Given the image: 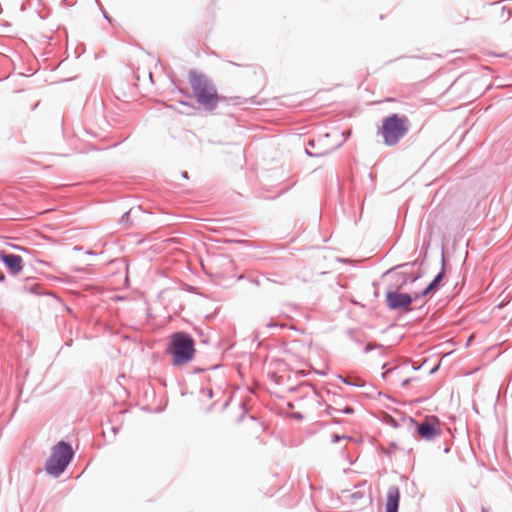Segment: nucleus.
I'll use <instances>...</instances> for the list:
<instances>
[{
    "label": "nucleus",
    "instance_id": "nucleus-11",
    "mask_svg": "<svg viewBox=\"0 0 512 512\" xmlns=\"http://www.w3.org/2000/svg\"><path fill=\"white\" fill-rule=\"evenodd\" d=\"M443 278V273H439L434 280L423 290L422 295L425 296L430 292L434 291L439 285L440 281Z\"/></svg>",
    "mask_w": 512,
    "mask_h": 512
},
{
    "label": "nucleus",
    "instance_id": "nucleus-18",
    "mask_svg": "<svg viewBox=\"0 0 512 512\" xmlns=\"http://www.w3.org/2000/svg\"><path fill=\"white\" fill-rule=\"evenodd\" d=\"M29 7H30V1L25 0V1L22 3V5H21L20 10H21L22 12H24V11H26Z\"/></svg>",
    "mask_w": 512,
    "mask_h": 512
},
{
    "label": "nucleus",
    "instance_id": "nucleus-7",
    "mask_svg": "<svg viewBox=\"0 0 512 512\" xmlns=\"http://www.w3.org/2000/svg\"><path fill=\"white\" fill-rule=\"evenodd\" d=\"M0 259L8 267L12 274H18L23 269L22 257L15 254H7L0 251Z\"/></svg>",
    "mask_w": 512,
    "mask_h": 512
},
{
    "label": "nucleus",
    "instance_id": "nucleus-15",
    "mask_svg": "<svg viewBox=\"0 0 512 512\" xmlns=\"http://www.w3.org/2000/svg\"><path fill=\"white\" fill-rule=\"evenodd\" d=\"M416 180H417V176L414 175L411 179H409L408 181L403 183L402 187H404L405 189H409L410 184L414 185Z\"/></svg>",
    "mask_w": 512,
    "mask_h": 512
},
{
    "label": "nucleus",
    "instance_id": "nucleus-8",
    "mask_svg": "<svg viewBox=\"0 0 512 512\" xmlns=\"http://www.w3.org/2000/svg\"><path fill=\"white\" fill-rule=\"evenodd\" d=\"M191 99H180L176 102V104H171L168 108L179 112L180 114H185L187 116L195 115V111L202 108L201 106L195 105L190 101Z\"/></svg>",
    "mask_w": 512,
    "mask_h": 512
},
{
    "label": "nucleus",
    "instance_id": "nucleus-32",
    "mask_svg": "<svg viewBox=\"0 0 512 512\" xmlns=\"http://www.w3.org/2000/svg\"><path fill=\"white\" fill-rule=\"evenodd\" d=\"M164 192L170 193L172 191L170 189H166Z\"/></svg>",
    "mask_w": 512,
    "mask_h": 512
},
{
    "label": "nucleus",
    "instance_id": "nucleus-33",
    "mask_svg": "<svg viewBox=\"0 0 512 512\" xmlns=\"http://www.w3.org/2000/svg\"><path fill=\"white\" fill-rule=\"evenodd\" d=\"M407 384H408V380H405V381L403 382V385H407Z\"/></svg>",
    "mask_w": 512,
    "mask_h": 512
},
{
    "label": "nucleus",
    "instance_id": "nucleus-6",
    "mask_svg": "<svg viewBox=\"0 0 512 512\" xmlns=\"http://www.w3.org/2000/svg\"><path fill=\"white\" fill-rule=\"evenodd\" d=\"M386 300L390 308L398 309L408 307L413 298L406 293L389 292L387 293Z\"/></svg>",
    "mask_w": 512,
    "mask_h": 512
},
{
    "label": "nucleus",
    "instance_id": "nucleus-30",
    "mask_svg": "<svg viewBox=\"0 0 512 512\" xmlns=\"http://www.w3.org/2000/svg\"><path fill=\"white\" fill-rule=\"evenodd\" d=\"M368 176H369V178H370L371 180L373 179V174H372L371 172H370V173H368Z\"/></svg>",
    "mask_w": 512,
    "mask_h": 512
},
{
    "label": "nucleus",
    "instance_id": "nucleus-17",
    "mask_svg": "<svg viewBox=\"0 0 512 512\" xmlns=\"http://www.w3.org/2000/svg\"><path fill=\"white\" fill-rule=\"evenodd\" d=\"M317 144H318V141H316L315 139H309L308 142H307V146L312 148V149H316L317 148Z\"/></svg>",
    "mask_w": 512,
    "mask_h": 512
},
{
    "label": "nucleus",
    "instance_id": "nucleus-19",
    "mask_svg": "<svg viewBox=\"0 0 512 512\" xmlns=\"http://www.w3.org/2000/svg\"><path fill=\"white\" fill-rule=\"evenodd\" d=\"M345 438H347V437H346V436H340V435H338V434H335V435H333L332 442H333V443H336V442H338L340 439H345Z\"/></svg>",
    "mask_w": 512,
    "mask_h": 512
},
{
    "label": "nucleus",
    "instance_id": "nucleus-22",
    "mask_svg": "<svg viewBox=\"0 0 512 512\" xmlns=\"http://www.w3.org/2000/svg\"><path fill=\"white\" fill-rule=\"evenodd\" d=\"M15 192H20V193H23V192H26V190L22 187H15Z\"/></svg>",
    "mask_w": 512,
    "mask_h": 512
},
{
    "label": "nucleus",
    "instance_id": "nucleus-21",
    "mask_svg": "<svg viewBox=\"0 0 512 512\" xmlns=\"http://www.w3.org/2000/svg\"><path fill=\"white\" fill-rule=\"evenodd\" d=\"M343 381H344L345 383H347V384L359 385V383L352 382V381H350L349 379H346V378H343ZM361 385H362V384H360V386H361Z\"/></svg>",
    "mask_w": 512,
    "mask_h": 512
},
{
    "label": "nucleus",
    "instance_id": "nucleus-14",
    "mask_svg": "<svg viewBox=\"0 0 512 512\" xmlns=\"http://www.w3.org/2000/svg\"><path fill=\"white\" fill-rule=\"evenodd\" d=\"M97 4L99 5L100 7V10L102 12V15H103V18L109 22V23H112L113 22V18L106 12V10L102 7L101 3L99 0H96Z\"/></svg>",
    "mask_w": 512,
    "mask_h": 512
},
{
    "label": "nucleus",
    "instance_id": "nucleus-24",
    "mask_svg": "<svg viewBox=\"0 0 512 512\" xmlns=\"http://www.w3.org/2000/svg\"><path fill=\"white\" fill-rule=\"evenodd\" d=\"M351 497H352V498H361V497H362V495H361V494H359V493H354V494H352V496H351Z\"/></svg>",
    "mask_w": 512,
    "mask_h": 512
},
{
    "label": "nucleus",
    "instance_id": "nucleus-31",
    "mask_svg": "<svg viewBox=\"0 0 512 512\" xmlns=\"http://www.w3.org/2000/svg\"><path fill=\"white\" fill-rule=\"evenodd\" d=\"M99 192L106 193V192H110V191H109V190H107V189H104V190H100Z\"/></svg>",
    "mask_w": 512,
    "mask_h": 512
},
{
    "label": "nucleus",
    "instance_id": "nucleus-12",
    "mask_svg": "<svg viewBox=\"0 0 512 512\" xmlns=\"http://www.w3.org/2000/svg\"><path fill=\"white\" fill-rule=\"evenodd\" d=\"M328 149H317L316 151H311L308 147L305 148V153L309 157H322L329 154Z\"/></svg>",
    "mask_w": 512,
    "mask_h": 512
},
{
    "label": "nucleus",
    "instance_id": "nucleus-16",
    "mask_svg": "<svg viewBox=\"0 0 512 512\" xmlns=\"http://www.w3.org/2000/svg\"><path fill=\"white\" fill-rule=\"evenodd\" d=\"M170 81H171V84L173 86L172 92H178L179 93V89H182V88L177 84L176 79L174 77H171Z\"/></svg>",
    "mask_w": 512,
    "mask_h": 512
},
{
    "label": "nucleus",
    "instance_id": "nucleus-20",
    "mask_svg": "<svg viewBox=\"0 0 512 512\" xmlns=\"http://www.w3.org/2000/svg\"><path fill=\"white\" fill-rule=\"evenodd\" d=\"M505 12H506L507 16H510V14H511V9H510L509 7H507V6H504V7L502 8V14H504ZM501 16L503 17V15H501Z\"/></svg>",
    "mask_w": 512,
    "mask_h": 512
},
{
    "label": "nucleus",
    "instance_id": "nucleus-34",
    "mask_svg": "<svg viewBox=\"0 0 512 512\" xmlns=\"http://www.w3.org/2000/svg\"><path fill=\"white\" fill-rule=\"evenodd\" d=\"M8 187H3L2 188V192H5V190L7 189Z\"/></svg>",
    "mask_w": 512,
    "mask_h": 512
},
{
    "label": "nucleus",
    "instance_id": "nucleus-23",
    "mask_svg": "<svg viewBox=\"0 0 512 512\" xmlns=\"http://www.w3.org/2000/svg\"><path fill=\"white\" fill-rule=\"evenodd\" d=\"M181 176H182V178H184V179H188V178H189V177H188V173H187L186 171H183V172L181 173Z\"/></svg>",
    "mask_w": 512,
    "mask_h": 512
},
{
    "label": "nucleus",
    "instance_id": "nucleus-10",
    "mask_svg": "<svg viewBox=\"0 0 512 512\" xmlns=\"http://www.w3.org/2000/svg\"><path fill=\"white\" fill-rule=\"evenodd\" d=\"M326 412L330 416H332L334 419H337L338 414H341V413L352 414L354 412V410H353V408H351L349 406H346L342 409V408H337V407L328 405L326 408ZM335 421L338 422L337 420H335Z\"/></svg>",
    "mask_w": 512,
    "mask_h": 512
},
{
    "label": "nucleus",
    "instance_id": "nucleus-9",
    "mask_svg": "<svg viewBox=\"0 0 512 512\" xmlns=\"http://www.w3.org/2000/svg\"><path fill=\"white\" fill-rule=\"evenodd\" d=\"M400 500V491L396 486H391L387 492L386 512H397Z\"/></svg>",
    "mask_w": 512,
    "mask_h": 512
},
{
    "label": "nucleus",
    "instance_id": "nucleus-27",
    "mask_svg": "<svg viewBox=\"0 0 512 512\" xmlns=\"http://www.w3.org/2000/svg\"><path fill=\"white\" fill-rule=\"evenodd\" d=\"M38 16H39L40 19H45L46 18V16L42 15L40 12H38Z\"/></svg>",
    "mask_w": 512,
    "mask_h": 512
},
{
    "label": "nucleus",
    "instance_id": "nucleus-2",
    "mask_svg": "<svg viewBox=\"0 0 512 512\" xmlns=\"http://www.w3.org/2000/svg\"><path fill=\"white\" fill-rule=\"evenodd\" d=\"M410 122L405 114L391 113L382 118L377 127V135L382 137V143L387 147L396 146L409 132Z\"/></svg>",
    "mask_w": 512,
    "mask_h": 512
},
{
    "label": "nucleus",
    "instance_id": "nucleus-26",
    "mask_svg": "<svg viewBox=\"0 0 512 512\" xmlns=\"http://www.w3.org/2000/svg\"><path fill=\"white\" fill-rule=\"evenodd\" d=\"M289 191V188L288 187H284L282 188L281 190H279L278 192H283V193H286Z\"/></svg>",
    "mask_w": 512,
    "mask_h": 512
},
{
    "label": "nucleus",
    "instance_id": "nucleus-13",
    "mask_svg": "<svg viewBox=\"0 0 512 512\" xmlns=\"http://www.w3.org/2000/svg\"><path fill=\"white\" fill-rule=\"evenodd\" d=\"M194 93H195V91L192 88H191V91L188 88L179 89V94H181L182 96H184L187 99H193V98L195 99Z\"/></svg>",
    "mask_w": 512,
    "mask_h": 512
},
{
    "label": "nucleus",
    "instance_id": "nucleus-5",
    "mask_svg": "<svg viewBox=\"0 0 512 512\" xmlns=\"http://www.w3.org/2000/svg\"><path fill=\"white\" fill-rule=\"evenodd\" d=\"M417 432L422 439L432 440L441 434V424L436 416H427L417 426Z\"/></svg>",
    "mask_w": 512,
    "mask_h": 512
},
{
    "label": "nucleus",
    "instance_id": "nucleus-29",
    "mask_svg": "<svg viewBox=\"0 0 512 512\" xmlns=\"http://www.w3.org/2000/svg\"><path fill=\"white\" fill-rule=\"evenodd\" d=\"M229 63L232 64V65H235V66H239V64H237V63H235L233 61H229Z\"/></svg>",
    "mask_w": 512,
    "mask_h": 512
},
{
    "label": "nucleus",
    "instance_id": "nucleus-3",
    "mask_svg": "<svg viewBox=\"0 0 512 512\" xmlns=\"http://www.w3.org/2000/svg\"><path fill=\"white\" fill-rule=\"evenodd\" d=\"M175 366H182L193 360L196 348L194 339L185 332L173 333L168 348Z\"/></svg>",
    "mask_w": 512,
    "mask_h": 512
},
{
    "label": "nucleus",
    "instance_id": "nucleus-4",
    "mask_svg": "<svg viewBox=\"0 0 512 512\" xmlns=\"http://www.w3.org/2000/svg\"><path fill=\"white\" fill-rule=\"evenodd\" d=\"M71 446L64 442H58L52 449V453L46 462L45 469L47 473L53 476H59L64 472L73 457Z\"/></svg>",
    "mask_w": 512,
    "mask_h": 512
},
{
    "label": "nucleus",
    "instance_id": "nucleus-28",
    "mask_svg": "<svg viewBox=\"0 0 512 512\" xmlns=\"http://www.w3.org/2000/svg\"><path fill=\"white\" fill-rule=\"evenodd\" d=\"M431 185H432V183H424V184L422 185V187H429V186H431Z\"/></svg>",
    "mask_w": 512,
    "mask_h": 512
},
{
    "label": "nucleus",
    "instance_id": "nucleus-25",
    "mask_svg": "<svg viewBox=\"0 0 512 512\" xmlns=\"http://www.w3.org/2000/svg\"><path fill=\"white\" fill-rule=\"evenodd\" d=\"M85 131L90 134L92 137H97L96 133L90 132L89 130L85 129Z\"/></svg>",
    "mask_w": 512,
    "mask_h": 512
},
{
    "label": "nucleus",
    "instance_id": "nucleus-1",
    "mask_svg": "<svg viewBox=\"0 0 512 512\" xmlns=\"http://www.w3.org/2000/svg\"><path fill=\"white\" fill-rule=\"evenodd\" d=\"M188 81L191 88L195 91V101L207 112H213L219 104L241 105V104H261L256 101V96H251L242 100L239 96H224L218 93L213 81L204 73L190 69L188 72Z\"/></svg>",
    "mask_w": 512,
    "mask_h": 512
}]
</instances>
